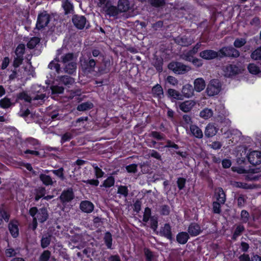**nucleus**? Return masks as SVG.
Masks as SVG:
<instances>
[{
  "instance_id": "1",
  "label": "nucleus",
  "mask_w": 261,
  "mask_h": 261,
  "mask_svg": "<svg viewBox=\"0 0 261 261\" xmlns=\"http://www.w3.org/2000/svg\"><path fill=\"white\" fill-rule=\"evenodd\" d=\"M29 213L33 218V221L31 225L33 230H35L37 227V221L40 223H43L48 218L47 211L45 208H41L38 210L36 207H33L30 209Z\"/></svg>"
},
{
  "instance_id": "2",
  "label": "nucleus",
  "mask_w": 261,
  "mask_h": 261,
  "mask_svg": "<svg viewBox=\"0 0 261 261\" xmlns=\"http://www.w3.org/2000/svg\"><path fill=\"white\" fill-rule=\"evenodd\" d=\"M221 88V84L218 80H212L207 85L206 92L210 96L218 94Z\"/></svg>"
},
{
  "instance_id": "3",
  "label": "nucleus",
  "mask_w": 261,
  "mask_h": 261,
  "mask_svg": "<svg viewBox=\"0 0 261 261\" xmlns=\"http://www.w3.org/2000/svg\"><path fill=\"white\" fill-rule=\"evenodd\" d=\"M243 66H238L236 65H227L223 68V74L226 77H230L241 73L244 71Z\"/></svg>"
},
{
  "instance_id": "4",
  "label": "nucleus",
  "mask_w": 261,
  "mask_h": 261,
  "mask_svg": "<svg viewBox=\"0 0 261 261\" xmlns=\"http://www.w3.org/2000/svg\"><path fill=\"white\" fill-rule=\"evenodd\" d=\"M168 68L177 74H184L191 70V68L180 62H171L168 66Z\"/></svg>"
},
{
  "instance_id": "5",
  "label": "nucleus",
  "mask_w": 261,
  "mask_h": 261,
  "mask_svg": "<svg viewBox=\"0 0 261 261\" xmlns=\"http://www.w3.org/2000/svg\"><path fill=\"white\" fill-rule=\"evenodd\" d=\"M219 56L237 58L240 56L239 51L232 47H224L219 51Z\"/></svg>"
},
{
  "instance_id": "6",
  "label": "nucleus",
  "mask_w": 261,
  "mask_h": 261,
  "mask_svg": "<svg viewBox=\"0 0 261 261\" xmlns=\"http://www.w3.org/2000/svg\"><path fill=\"white\" fill-rule=\"evenodd\" d=\"M50 21V16L46 12H43L38 15L36 28L41 29L46 27Z\"/></svg>"
},
{
  "instance_id": "7",
  "label": "nucleus",
  "mask_w": 261,
  "mask_h": 261,
  "mask_svg": "<svg viewBox=\"0 0 261 261\" xmlns=\"http://www.w3.org/2000/svg\"><path fill=\"white\" fill-rule=\"evenodd\" d=\"M247 159L250 164L257 165L261 164V151H252L247 155Z\"/></svg>"
},
{
  "instance_id": "8",
  "label": "nucleus",
  "mask_w": 261,
  "mask_h": 261,
  "mask_svg": "<svg viewBox=\"0 0 261 261\" xmlns=\"http://www.w3.org/2000/svg\"><path fill=\"white\" fill-rule=\"evenodd\" d=\"M196 102L194 100H188L184 102H179L176 105L179 109L182 112L187 113L190 112L195 106Z\"/></svg>"
},
{
  "instance_id": "9",
  "label": "nucleus",
  "mask_w": 261,
  "mask_h": 261,
  "mask_svg": "<svg viewBox=\"0 0 261 261\" xmlns=\"http://www.w3.org/2000/svg\"><path fill=\"white\" fill-rule=\"evenodd\" d=\"M64 48H61L57 50V57L55 61H51L48 65V68L50 69H55L57 73H60L61 71V67L60 64L58 62L60 61L59 56L63 53Z\"/></svg>"
},
{
  "instance_id": "10",
  "label": "nucleus",
  "mask_w": 261,
  "mask_h": 261,
  "mask_svg": "<svg viewBox=\"0 0 261 261\" xmlns=\"http://www.w3.org/2000/svg\"><path fill=\"white\" fill-rule=\"evenodd\" d=\"M81 65L82 69L85 71L91 72L94 71L96 66V62L93 59H89V61H83L80 59Z\"/></svg>"
},
{
  "instance_id": "11",
  "label": "nucleus",
  "mask_w": 261,
  "mask_h": 261,
  "mask_svg": "<svg viewBox=\"0 0 261 261\" xmlns=\"http://www.w3.org/2000/svg\"><path fill=\"white\" fill-rule=\"evenodd\" d=\"M74 194L71 188L64 190L60 196L62 202L67 203L71 201L74 198Z\"/></svg>"
},
{
  "instance_id": "12",
  "label": "nucleus",
  "mask_w": 261,
  "mask_h": 261,
  "mask_svg": "<svg viewBox=\"0 0 261 261\" xmlns=\"http://www.w3.org/2000/svg\"><path fill=\"white\" fill-rule=\"evenodd\" d=\"M199 56L203 59L210 60L219 56V52L213 50L207 49L200 53Z\"/></svg>"
},
{
  "instance_id": "13",
  "label": "nucleus",
  "mask_w": 261,
  "mask_h": 261,
  "mask_svg": "<svg viewBox=\"0 0 261 261\" xmlns=\"http://www.w3.org/2000/svg\"><path fill=\"white\" fill-rule=\"evenodd\" d=\"M45 97L44 94H41L37 95L35 97H31L25 92H22L18 94V98L21 100H24L27 102H31L32 100L43 99Z\"/></svg>"
},
{
  "instance_id": "14",
  "label": "nucleus",
  "mask_w": 261,
  "mask_h": 261,
  "mask_svg": "<svg viewBox=\"0 0 261 261\" xmlns=\"http://www.w3.org/2000/svg\"><path fill=\"white\" fill-rule=\"evenodd\" d=\"M74 25L79 29H83L86 24V19L83 16L74 15L72 18Z\"/></svg>"
},
{
  "instance_id": "15",
  "label": "nucleus",
  "mask_w": 261,
  "mask_h": 261,
  "mask_svg": "<svg viewBox=\"0 0 261 261\" xmlns=\"http://www.w3.org/2000/svg\"><path fill=\"white\" fill-rule=\"evenodd\" d=\"M194 89L192 86L187 84L182 86L181 89V95L183 98H190L194 95Z\"/></svg>"
},
{
  "instance_id": "16",
  "label": "nucleus",
  "mask_w": 261,
  "mask_h": 261,
  "mask_svg": "<svg viewBox=\"0 0 261 261\" xmlns=\"http://www.w3.org/2000/svg\"><path fill=\"white\" fill-rule=\"evenodd\" d=\"M160 234L162 236L165 237L170 240H171L172 239V234L170 225L169 224L166 223L163 227H162L160 229Z\"/></svg>"
},
{
  "instance_id": "17",
  "label": "nucleus",
  "mask_w": 261,
  "mask_h": 261,
  "mask_svg": "<svg viewBox=\"0 0 261 261\" xmlns=\"http://www.w3.org/2000/svg\"><path fill=\"white\" fill-rule=\"evenodd\" d=\"M218 131V128L212 123L208 124L205 129L204 134L207 138L214 136Z\"/></svg>"
},
{
  "instance_id": "18",
  "label": "nucleus",
  "mask_w": 261,
  "mask_h": 261,
  "mask_svg": "<svg viewBox=\"0 0 261 261\" xmlns=\"http://www.w3.org/2000/svg\"><path fill=\"white\" fill-rule=\"evenodd\" d=\"M215 196L217 199L216 202L224 204L226 201V195L225 194L221 188H218L215 190Z\"/></svg>"
},
{
  "instance_id": "19",
  "label": "nucleus",
  "mask_w": 261,
  "mask_h": 261,
  "mask_svg": "<svg viewBox=\"0 0 261 261\" xmlns=\"http://www.w3.org/2000/svg\"><path fill=\"white\" fill-rule=\"evenodd\" d=\"M80 208L85 213H90L93 211L94 205L89 201H83L80 204Z\"/></svg>"
},
{
  "instance_id": "20",
  "label": "nucleus",
  "mask_w": 261,
  "mask_h": 261,
  "mask_svg": "<svg viewBox=\"0 0 261 261\" xmlns=\"http://www.w3.org/2000/svg\"><path fill=\"white\" fill-rule=\"evenodd\" d=\"M194 89L196 91H202L205 87V83L202 78H197L194 82Z\"/></svg>"
},
{
  "instance_id": "21",
  "label": "nucleus",
  "mask_w": 261,
  "mask_h": 261,
  "mask_svg": "<svg viewBox=\"0 0 261 261\" xmlns=\"http://www.w3.org/2000/svg\"><path fill=\"white\" fill-rule=\"evenodd\" d=\"M76 67V60H75L65 64L64 70L67 73L72 74L75 72Z\"/></svg>"
},
{
  "instance_id": "22",
  "label": "nucleus",
  "mask_w": 261,
  "mask_h": 261,
  "mask_svg": "<svg viewBox=\"0 0 261 261\" xmlns=\"http://www.w3.org/2000/svg\"><path fill=\"white\" fill-rule=\"evenodd\" d=\"M190 130L192 136L201 139L203 137V133L202 130L196 125H190Z\"/></svg>"
},
{
  "instance_id": "23",
  "label": "nucleus",
  "mask_w": 261,
  "mask_h": 261,
  "mask_svg": "<svg viewBox=\"0 0 261 261\" xmlns=\"http://www.w3.org/2000/svg\"><path fill=\"white\" fill-rule=\"evenodd\" d=\"M152 93L154 97L159 99L162 98L164 96L163 89L159 84H156L152 88Z\"/></svg>"
},
{
  "instance_id": "24",
  "label": "nucleus",
  "mask_w": 261,
  "mask_h": 261,
  "mask_svg": "<svg viewBox=\"0 0 261 261\" xmlns=\"http://www.w3.org/2000/svg\"><path fill=\"white\" fill-rule=\"evenodd\" d=\"M167 94L169 97L176 100H183L181 94L178 91L173 89H169L167 91Z\"/></svg>"
},
{
  "instance_id": "25",
  "label": "nucleus",
  "mask_w": 261,
  "mask_h": 261,
  "mask_svg": "<svg viewBox=\"0 0 261 261\" xmlns=\"http://www.w3.org/2000/svg\"><path fill=\"white\" fill-rule=\"evenodd\" d=\"M58 79L61 83L68 87L73 85L75 82L73 78L67 75L61 76L58 77Z\"/></svg>"
},
{
  "instance_id": "26",
  "label": "nucleus",
  "mask_w": 261,
  "mask_h": 261,
  "mask_svg": "<svg viewBox=\"0 0 261 261\" xmlns=\"http://www.w3.org/2000/svg\"><path fill=\"white\" fill-rule=\"evenodd\" d=\"M201 44L200 42L197 43L189 51H188L186 54L184 56V59L186 61H191V57L195 54L200 47Z\"/></svg>"
},
{
  "instance_id": "27",
  "label": "nucleus",
  "mask_w": 261,
  "mask_h": 261,
  "mask_svg": "<svg viewBox=\"0 0 261 261\" xmlns=\"http://www.w3.org/2000/svg\"><path fill=\"white\" fill-rule=\"evenodd\" d=\"M201 231L199 226L196 223H192L189 226L188 232L192 236H196Z\"/></svg>"
},
{
  "instance_id": "28",
  "label": "nucleus",
  "mask_w": 261,
  "mask_h": 261,
  "mask_svg": "<svg viewBox=\"0 0 261 261\" xmlns=\"http://www.w3.org/2000/svg\"><path fill=\"white\" fill-rule=\"evenodd\" d=\"M40 179L45 186H51L56 182V181L54 180L49 175L46 174H41Z\"/></svg>"
},
{
  "instance_id": "29",
  "label": "nucleus",
  "mask_w": 261,
  "mask_h": 261,
  "mask_svg": "<svg viewBox=\"0 0 261 261\" xmlns=\"http://www.w3.org/2000/svg\"><path fill=\"white\" fill-rule=\"evenodd\" d=\"M189 239V234L186 232H179L176 236V240L180 244H185Z\"/></svg>"
},
{
  "instance_id": "30",
  "label": "nucleus",
  "mask_w": 261,
  "mask_h": 261,
  "mask_svg": "<svg viewBox=\"0 0 261 261\" xmlns=\"http://www.w3.org/2000/svg\"><path fill=\"white\" fill-rule=\"evenodd\" d=\"M62 7L64 10L65 14H68L71 13L73 11V5L69 2L68 0L62 1Z\"/></svg>"
},
{
  "instance_id": "31",
  "label": "nucleus",
  "mask_w": 261,
  "mask_h": 261,
  "mask_svg": "<svg viewBox=\"0 0 261 261\" xmlns=\"http://www.w3.org/2000/svg\"><path fill=\"white\" fill-rule=\"evenodd\" d=\"M9 229L12 236L16 238L18 236V228L17 222H11L9 224Z\"/></svg>"
},
{
  "instance_id": "32",
  "label": "nucleus",
  "mask_w": 261,
  "mask_h": 261,
  "mask_svg": "<svg viewBox=\"0 0 261 261\" xmlns=\"http://www.w3.org/2000/svg\"><path fill=\"white\" fill-rule=\"evenodd\" d=\"M129 8V4L128 0H119L118 5V9L120 12H126Z\"/></svg>"
},
{
  "instance_id": "33",
  "label": "nucleus",
  "mask_w": 261,
  "mask_h": 261,
  "mask_svg": "<svg viewBox=\"0 0 261 261\" xmlns=\"http://www.w3.org/2000/svg\"><path fill=\"white\" fill-rule=\"evenodd\" d=\"M176 42L181 46H187L193 43L194 40L184 36L176 39Z\"/></svg>"
},
{
  "instance_id": "34",
  "label": "nucleus",
  "mask_w": 261,
  "mask_h": 261,
  "mask_svg": "<svg viewBox=\"0 0 261 261\" xmlns=\"http://www.w3.org/2000/svg\"><path fill=\"white\" fill-rule=\"evenodd\" d=\"M60 59L61 60L62 62L64 65L70 62H72L76 60V58H74V55L72 53H68L64 54L63 56H61Z\"/></svg>"
},
{
  "instance_id": "35",
  "label": "nucleus",
  "mask_w": 261,
  "mask_h": 261,
  "mask_svg": "<svg viewBox=\"0 0 261 261\" xmlns=\"http://www.w3.org/2000/svg\"><path fill=\"white\" fill-rule=\"evenodd\" d=\"M51 235L46 234H44L41 240V246L43 248H46L50 243Z\"/></svg>"
},
{
  "instance_id": "36",
  "label": "nucleus",
  "mask_w": 261,
  "mask_h": 261,
  "mask_svg": "<svg viewBox=\"0 0 261 261\" xmlns=\"http://www.w3.org/2000/svg\"><path fill=\"white\" fill-rule=\"evenodd\" d=\"M213 115V111L208 108H205L200 112V116L204 119H208Z\"/></svg>"
},
{
  "instance_id": "37",
  "label": "nucleus",
  "mask_w": 261,
  "mask_h": 261,
  "mask_svg": "<svg viewBox=\"0 0 261 261\" xmlns=\"http://www.w3.org/2000/svg\"><path fill=\"white\" fill-rule=\"evenodd\" d=\"M93 105L89 101L83 102L79 105L77 107V110L79 111H85L92 108Z\"/></svg>"
},
{
  "instance_id": "38",
  "label": "nucleus",
  "mask_w": 261,
  "mask_h": 261,
  "mask_svg": "<svg viewBox=\"0 0 261 261\" xmlns=\"http://www.w3.org/2000/svg\"><path fill=\"white\" fill-rule=\"evenodd\" d=\"M104 241L107 248L108 249H111L112 246V237L110 232H107L105 233Z\"/></svg>"
},
{
  "instance_id": "39",
  "label": "nucleus",
  "mask_w": 261,
  "mask_h": 261,
  "mask_svg": "<svg viewBox=\"0 0 261 261\" xmlns=\"http://www.w3.org/2000/svg\"><path fill=\"white\" fill-rule=\"evenodd\" d=\"M144 252L147 261H153L155 259V254L148 248H145Z\"/></svg>"
},
{
  "instance_id": "40",
  "label": "nucleus",
  "mask_w": 261,
  "mask_h": 261,
  "mask_svg": "<svg viewBox=\"0 0 261 261\" xmlns=\"http://www.w3.org/2000/svg\"><path fill=\"white\" fill-rule=\"evenodd\" d=\"M231 185L234 187L244 189H249L252 188V187L250 185H249L243 182L233 181L232 182Z\"/></svg>"
},
{
  "instance_id": "41",
  "label": "nucleus",
  "mask_w": 261,
  "mask_h": 261,
  "mask_svg": "<svg viewBox=\"0 0 261 261\" xmlns=\"http://www.w3.org/2000/svg\"><path fill=\"white\" fill-rule=\"evenodd\" d=\"M115 183V179L113 176L108 177L106 180H104L103 184L101 186L105 188H110L114 186Z\"/></svg>"
},
{
  "instance_id": "42",
  "label": "nucleus",
  "mask_w": 261,
  "mask_h": 261,
  "mask_svg": "<svg viewBox=\"0 0 261 261\" xmlns=\"http://www.w3.org/2000/svg\"><path fill=\"white\" fill-rule=\"evenodd\" d=\"M12 105L10 99L5 97L0 100V107L3 109L9 108Z\"/></svg>"
},
{
  "instance_id": "43",
  "label": "nucleus",
  "mask_w": 261,
  "mask_h": 261,
  "mask_svg": "<svg viewBox=\"0 0 261 261\" xmlns=\"http://www.w3.org/2000/svg\"><path fill=\"white\" fill-rule=\"evenodd\" d=\"M251 57L254 60L261 59V46L258 47L252 53Z\"/></svg>"
},
{
  "instance_id": "44",
  "label": "nucleus",
  "mask_w": 261,
  "mask_h": 261,
  "mask_svg": "<svg viewBox=\"0 0 261 261\" xmlns=\"http://www.w3.org/2000/svg\"><path fill=\"white\" fill-rule=\"evenodd\" d=\"M40 42V39L38 37L32 38L27 44L28 48L32 49L34 48L36 45Z\"/></svg>"
},
{
  "instance_id": "45",
  "label": "nucleus",
  "mask_w": 261,
  "mask_h": 261,
  "mask_svg": "<svg viewBox=\"0 0 261 261\" xmlns=\"http://www.w3.org/2000/svg\"><path fill=\"white\" fill-rule=\"evenodd\" d=\"M248 69L249 72L253 74H257L259 73V68L254 64L251 63L248 66Z\"/></svg>"
},
{
  "instance_id": "46",
  "label": "nucleus",
  "mask_w": 261,
  "mask_h": 261,
  "mask_svg": "<svg viewBox=\"0 0 261 261\" xmlns=\"http://www.w3.org/2000/svg\"><path fill=\"white\" fill-rule=\"evenodd\" d=\"M25 46L23 44H20L18 45L15 50V54L17 56L23 57L24 53Z\"/></svg>"
},
{
  "instance_id": "47",
  "label": "nucleus",
  "mask_w": 261,
  "mask_h": 261,
  "mask_svg": "<svg viewBox=\"0 0 261 261\" xmlns=\"http://www.w3.org/2000/svg\"><path fill=\"white\" fill-rule=\"evenodd\" d=\"M246 43V39L244 38H238L234 41L233 45L236 47L240 48L244 46Z\"/></svg>"
},
{
  "instance_id": "48",
  "label": "nucleus",
  "mask_w": 261,
  "mask_h": 261,
  "mask_svg": "<svg viewBox=\"0 0 261 261\" xmlns=\"http://www.w3.org/2000/svg\"><path fill=\"white\" fill-rule=\"evenodd\" d=\"M245 228L243 225H239L237 227L234 232L233 235V238L236 239L237 237H238L244 230Z\"/></svg>"
},
{
  "instance_id": "49",
  "label": "nucleus",
  "mask_w": 261,
  "mask_h": 261,
  "mask_svg": "<svg viewBox=\"0 0 261 261\" xmlns=\"http://www.w3.org/2000/svg\"><path fill=\"white\" fill-rule=\"evenodd\" d=\"M150 216L151 210L148 207L145 208L143 215V221L145 222H148L151 218Z\"/></svg>"
},
{
  "instance_id": "50",
  "label": "nucleus",
  "mask_w": 261,
  "mask_h": 261,
  "mask_svg": "<svg viewBox=\"0 0 261 261\" xmlns=\"http://www.w3.org/2000/svg\"><path fill=\"white\" fill-rule=\"evenodd\" d=\"M241 219L243 223H247L249 220V214L245 210H243L241 213Z\"/></svg>"
},
{
  "instance_id": "51",
  "label": "nucleus",
  "mask_w": 261,
  "mask_h": 261,
  "mask_svg": "<svg viewBox=\"0 0 261 261\" xmlns=\"http://www.w3.org/2000/svg\"><path fill=\"white\" fill-rule=\"evenodd\" d=\"M221 203L215 201L213 203V210L214 213L220 214L221 212Z\"/></svg>"
},
{
  "instance_id": "52",
  "label": "nucleus",
  "mask_w": 261,
  "mask_h": 261,
  "mask_svg": "<svg viewBox=\"0 0 261 261\" xmlns=\"http://www.w3.org/2000/svg\"><path fill=\"white\" fill-rule=\"evenodd\" d=\"M117 193L124 197H126L128 195L127 188L126 186H121L118 187Z\"/></svg>"
},
{
  "instance_id": "53",
  "label": "nucleus",
  "mask_w": 261,
  "mask_h": 261,
  "mask_svg": "<svg viewBox=\"0 0 261 261\" xmlns=\"http://www.w3.org/2000/svg\"><path fill=\"white\" fill-rule=\"evenodd\" d=\"M95 176L97 178H101L103 176L104 172L96 164H93Z\"/></svg>"
},
{
  "instance_id": "54",
  "label": "nucleus",
  "mask_w": 261,
  "mask_h": 261,
  "mask_svg": "<svg viewBox=\"0 0 261 261\" xmlns=\"http://www.w3.org/2000/svg\"><path fill=\"white\" fill-rule=\"evenodd\" d=\"M51 91L54 94H61L64 91V88L59 86H54L51 87Z\"/></svg>"
},
{
  "instance_id": "55",
  "label": "nucleus",
  "mask_w": 261,
  "mask_h": 261,
  "mask_svg": "<svg viewBox=\"0 0 261 261\" xmlns=\"http://www.w3.org/2000/svg\"><path fill=\"white\" fill-rule=\"evenodd\" d=\"M150 226L154 231H156L158 226V219L156 217H152L150 218Z\"/></svg>"
},
{
  "instance_id": "56",
  "label": "nucleus",
  "mask_w": 261,
  "mask_h": 261,
  "mask_svg": "<svg viewBox=\"0 0 261 261\" xmlns=\"http://www.w3.org/2000/svg\"><path fill=\"white\" fill-rule=\"evenodd\" d=\"M50 256V252L48 250L44 251L40 257V261H48Z\"/></svg>"
},
{
  "instance_id": "57",
  "label": "nucleus",
  "mask_w": 261,
  "mask_h": 261,
  "mask_svg": "<svg viewBox=\"0 0 261 261\" xmlns=\"http://www.w3.org/2000/svg\"><path fill=\"white\" fill-rule=\"evenodd\" d=\"M64 169L63 168H60L57 170H53L51 172L56 176H58L62 179H64Z\"/></svg>"
},
{
  "instance_id": "58",
  "label": "nucleus",
  "mask_w": 261,
  "mask_h": 261,
  "mask_svg": "<svg viewBox=\"0 0 261 261\" xmlns=\"http://www.w3.org/2000/svg\"><path fill=\"white\" fill-rule=\"evenodd\" d=\"M167 81L168 83L173 86H176L178 84L177 80L175 77L170 75L167 77Z\"/></svg>"
},
{
  "instance_id": "59",
  "label": "nucleus",
  "mask_w": 261,
  "mask_h": 261,
  "mask_svg": "<svg viewBox=\"0 0 261 261\" xmlns=\"http://www.w3.org/2000/svg\"><path fill=\"white\" fill-rule=\"evenodd\" d=\"M23 60V57L17 56L14 60L13 66L15 67H18L21 64Z\"/></svg>"
},
{
  "instance_id": "60",
  "label": "nucleus",
  "mask_w": 261,
  "mask_h": 261,
  "mask_svg": "<svg viewBox=\"0 0 261 261\" xmlns=\"http://www.w3.org/2000/svg\"><path fill=\"white\" fill-rule=\"evenodd\" d=\"M150 4L154 7L162 6L165 4L164 0H150Z\"/></svg>"
},
{
  "instance_id": "61",
  "label": "nucleus",
  "mask_w": 261,
  "mask_h": 261,
  "mask_svg": "<svg viewBox=\"0 0 261 261\" xmlns=\"http://www.w3.org/2000/svg\"><path fill=\"white\" fill-rule=\"evenodd\" d=\"M150 136L158 140H164V135L157 132H152Z\"/></svg>"
},
{
  "instance_id": "62",
  "label": "nucleus",
  "mask_w": 261,
  "mask_h": 261,
  "mask_svg": "<svg viewBox=\"0 0 261 261\" xmlns=\"http://www.w3.org/2000/svg\"><path fill=\"white\" fill-rule=\"evenodd\" d=\"M16 254V251L12 248L7 249L5 250V255L8 257H11L13 256H15Z\"/></svg>"
},
{
  "instance_id": "63",
  "label": "nucleus",
  "mask_w": 261,
  "mask_h": 261,
  "mask_svg": "<svg viewBox=\"0 0 261 261\" xmlns=\"http://www.w3.org/2000/svg\"><path fill=\"white\" fill-rule=\"evenodd\" d=\"M72 137V134L69 133H66L64 134L61 138V143H63L65 142L70 140Z\"/></svg>"
},
{
  "instance_id": "64",
  "label": "nucleus",
  "mask_w": 261,
  "mask_h": 261,
  "mask_svg": "<svg viewBox=\"0 0 261 261\" xmlns=\"http://www.w3.org/2000/svg\"><path fill=\"white\" fill-rule=\"evenodd\" d=\"M186 179L184 178H179L177 179V184L178 187L179 189L181 190L182 189L185 185L186 184Z\"/></svg>"
}]
</instances>
